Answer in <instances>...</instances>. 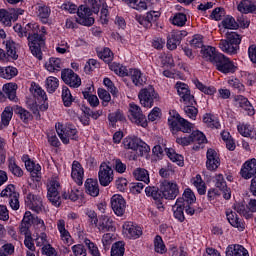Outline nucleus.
<instances>
[{
  "mask_svg": "<svg viewBox=\"0 0 256 256\" xmlns=\"http://www.w3.org/2000/svg\"><path fill=\"white\" fill-rule=\"evenodd\" d=\"M146 197H152L154 204L160 211H165L163 199L175 201L179 195V185L175 182L165 181L160 185V189L155 186L145 188Z\"/></svg>",
  "mask_w": 256,
  "mask_h": 256,
  "instance_id": "nucleus-1",
  "label": "nucleus"
},
{
  "mask_svg": "<svg viewBox=\"0 0 256 256\" xmlns=\"http://www.w3.org/2000/svg\"><path fill=\"white\" fill-rule=\"evenodd\" d=\"M97 56L99 57V59H102L104 63H107V65L112 63L115 57L113 51H111L109 47H105L102 51L97 52Z\"/></svg>",
  "mask_w": 256,
  "mask_h": 256,
  "instance_id": "nucleus-53",
  "label": "nucleus"
},
{
  "mask_svg": "<svg viewBox=\"0 0 256 256\" xmlns=\"http://www.w3.org/2000/svg\"><path fill=\"white\" fill-rule=\"evenodd\" d=\"M237 130L242 137H248L249 139H255L256 138V131L255 127L249 123H240L237 125Z\"/></svg>",
  "mask_w": 256,
  "mask_h": 256,
  "instance_id": "nucleus-30",
  "label": "nucleus"
},
{
  "mask_svg": "<svg viewBox=\"0 0 256 256\" xmlns=\"http://www.w3.org/2000/svg\"><path fill=\"white\" fill-rule=\"evenodd\" d=\"M46 91L49 93H55L59 88V79L57 77L50 76L46 79Z\"/></svg>",
  "mask_w": 256,
  "mask_h": 256,
  "instance_id": "nucleus-60",
  "label": "nucleus"
},
{
  "mask_svg": "<svg viewBox=\"0 0 256 256\" xmlns=\"http://www.w3.org/2000/svg\"><path fill=\"white\" fill-rule=\"evenodd\" d=\"M57 229L60 233V237L63 240V243L69 245V243H71V233H69V230L65 229V220L60 219L57 221Z\"/></svg>",
  "mask_w": 256,
  "mask_h": 256,
  "instance_id": "nucleus-39",
  "label": "nucleus"
},
{
  "mask_svg": "<svg viewBox=\"0 0 256 256\" xmlns=\"http://www.w3.org/2000/svg\"><path fill=\"white\" fill-rule=\"evenodd\" d=\"M193 83H194L196 89L201 91V93H204V95L211 96V95H215V93H217V88H215L214 86H206L201 81H199V79H194Z\"/></svg>",
  "mask_w": 256,
  "mask_h": 256,
  "instance_id": "nucleus-43",
  "label": "nucleus"
},
{
  "mask_svg": "<svg viewBox=\"0 0 256 256\" xmlns=\"http://www.w3.org/2000/svg\"><path fill=\"white\" fill-rule=\"evenodd\" d=\"M61 9H63V11H68L70 14L77 13V17H74V19L78 25H83V27H92L95 23V18L92 17L93 13L91 12V8L85 5L77 7V5L68 2L63 3Z\"/></svg>",
  "mask_w": 256,
  "mask_h": 256,
  "instance_id": "nucleus-3",
  "label": "nucleus"
},
{
  "mask_svg": "<svg viewBox=\"0 0 256 256\" xmlns=\"http://www.w3.org/2000/svg\"><path fill=\"white\" fill-rule=\"evenodd\" d=\"M19 18V15L10 13L5 9H0V23L4 25V27H11L12 21H15Z\"/></svg>",
  "mask_w": 256,
  "mask_h": 256,
  "instance_id": "nucleus-33",
  "label": "nucleus"
},
{
  "mask_svg": "<svg viewBox=\"0 0 256 256\" xmlns=\"http://www.w3.org/2000/svg\"><path fill=\"white\" fill-rule=\"evenodd\" d=\"M173 217L178 221V223L185 222V204L177 203L172 206Z\"/></svg>",
  "mask_w": 256,
  "mask_h": 256,
  "instance_id": "nucleus-34",
  "label": "nucleus"
},
{
  "mask_svg": "<svg viewBox=\"0 0 256 256\" xmlns=\"http://www.w3.org/2000/svg\"><path fill=\"white\" fill-rule=\"evenodd\" d=\"M168 127L173 137H177L179 133H191L193 131V123L181 117L177 110H170L168 117Z\"/></svg>",
  "mask_w": 256,
  "mask_h": 256,
  "instance_id": "nucleus-4",
  "label": "nucleus"
},
{
  "mask_svg": "<svg viewBox=\"0 0 256 256\" xmlns=\"http://www.w3.org/2000/svg\"><path fill=\"white\" fill-rule=\"evenodd\" d=\"M176 201L182 205H193L197 201V197L191 188H186L182 194V197H178Z\"/></svg>",
  "mask_w": 256,
  "mask_h": 256,
  "instance_id": "nucleus-28",
  "label": "nucleus"
},
{
  "mask_svg": "<svg viewBox=\"0 0 256 256\" xmlns=\"http://www.w3.org/2000/svg\"><path fill=\"white\" fill-rule=\"evenodd\" d=\"M233 47H235V45L231 44V42H228L225 39H222L219 42V48L221 49V51H223V53H226V55H237V53H239V50L232 52Z\"/></svg>",
  "mask_w": 256,
  "mask_h": 256,
  "instance_id": "nucleus-58",
  "label": "nucleus"
},
{
  "mask_svg": "<svg viewBox=\"0 0 256 256\" xmlns=\"http://www.w3.org/2000/svg\"><path fill=\"white\" fill-rule=\"evenodd\" d=\"M108 67L110 71H113L118 77H129V69H127V66L117 62H110Z\"/></svg>",
  "mask_w": 256,
  "mask_h": 256,
  "instance_id": "nucleus-36",
  "label": "nucleus"
},
{
  "mask_svg": "<svg viewBox=\"0 0 256 256\" xmlns=\"http://www.w3.org/2000/svg\"><path fill=\"white\" fill-rule=\"evenodd\" d=\"M47 27L41 26L36 33L29 38V49L33 57L39 61L43 60V51L41 50L47 41Z\"/></svg>",
  "mask_w": 256,
  "mask_h": 256,
  "instance_id": "nucleus-5",
  "label": "nucleus"
},
{
  "mask_svg": "<svg viewBox=\"0 0 256 256\" xmlns=\"http://www.w3.org/2000/svg\"><path fill=\"white\" fill-rule=\"evenodd\" d=\"M169 21L176 27H185V25H187V14L176 12L169 18Z\"/></svg>",
  "mask_w": 256,
  "mask_h": 256,
  "instance_id": "nucleus-38",
  "label": "nucleus"
},
{
  "mask_svg": "<svg viewBox=\"0 0 256 256\" xmlns=\"http://www.w3.org/2000/svg\"><path fill=\"white\" fill-rule=\"evenodd\" d=\"M51 16V8L45 5L38 7V17L43 23V25H47L49 23V17Z\"/></svg>",
  "mask_w": 256,
  "mask_h": 256,
  "instance_id": "nucleus-51",
  "label": "nucleus"
},
{
  "mask_svg": "<svg viewBox=\"0 0 256 256\" xmlns=\"http://www.w3.org/2000/svg\"><path fill=\"white\" fill-rule=\"evenodd\" d=\"M240 175L242 179L246 181L249 179H253L256 175V159L252 158L247 160L240 169Z\"/></svg>",
  "mask_w": 256,
  "mask_h": 256,
  "instance_id": "nucleus-16",
  "label": "nucleus"
},
{
  "mask_svg": "<svg viewBox=\"0 0 256 256\" xmlns=\"http://www.w3.org/2000/svg\"><path fill=\"white\" fill-rule=\"evenodd\" d=\"M18 74L19 70L13 66L0 67V77L2 79H13V77H17Z\"/></svg>",
  "mask_w": 256,
  "mask_h": 256,
  "instance_id": "nucleus-46",
  "label": "nucleus"
},
{
  "mask_svg": "<svg viewBox=\"0 0 256 256\" xmlns=\"http://www.w3.org/2000/svg\"><path fill=\"white\" fill-rule=\"evenodd\" d=\"M159 17H161V12L149 11L144 15L136 16V21L139 25H142L144 29H151L153 27V23L157 22Z\"/></svg>",
  "mask_w": 256,
  "mask_h": 256,
  "instance_id": "nucleus-13",
  "label": "nucleus"
},
{
  "mask_svg": "<svg viewBox=\"0 0 256 256\" xmlns=\"http://www.w3.org/2000/svg\"><path fill=\"white\" fill-rule=\"evenodd\" d=\"M128 77H130L135 87H143L147 83V78L143 76V72L137 68H130L128 70Z\"/></svg>",
  "mask_w": 256,
  "mask_h": 256,
  "instance_id": "nucleus-22",
  "label": "nucleus"
},
{
  "mask_svg": "<svg viewBox=\"0 0 256 256\" xmlns=\"http://www.w3.org/2000/svg\"><path fill=\"white\" fill-rule=\"evenodd\" d=\"M55 128L58 137L64 145H69V139L72 141H77V139H79V131H77V128L71 124L64 126L61 122H58L56 123Z\"/></svg>",
  "mask_w": 256,
  "mask_h": 256,
  "instance_id": "nucleus-7",
  "label": "nucleus"
},
{
  "mask_svg": "<svg viewBox=\"0 0 256 256\" xmlns=\"http://www.w3.org/2000/svg\"><path fill=\"white\" fill-rule=\"evenodd\" d=\"M85 175V171L83 170V166L79 161L74 160L72 163V171L71 177L77 185H83V177Z\"/></svg>",
  "mask_w": 256,
  "mask_h": 256,
  "instance_id": "nucleus-24",
  "label": "nucleus"
},
{
  "mask_svg": "<svg viewBox=\"0 0 256 256\" xmlns=\"http://www.w3.org/2000/svg\"><path fill=\"white\" fill-rule=\"evenodd\" d=\"M226 217L232 227H234L235 229H238V231H245V221L239 218V215H237V212L232 210L226 211Z\"/></svg>",
  "mask_w": 256,
  "mask_h": 256,
  "instance_id": "nucleus-23",
  "label": "nucleus"
},
{
  "mask_svg": "<svg viewBox=\"0 0 256 256\" xmlns=\"http://www.w3.org/2000/svg\"><path fill=\"white\" fill-rule=\"evenodd\" d=\"M47 71L50 73H55V71H61V59L51 57L49 62L45 64Z\"/></svg>",
  "mask_w": 256,
  "mask_h": 256,
  "instance_id": "nucleus-56",
  "label": "nucleus"
},
{
  "mask_svg": "<svg viewBox=\"0 0 256 256\" xmlns=\"http://www.w3.org/2000/svg\"><path fill=\"white\" fill-rule=\"evenodd\" d=\"M190 137L192 139V143H197V145H203L207 143V136H205V134L199 130L191 131Z\"/></svg>",
  "mask_w": 256,
  "mask_h": 256,
  "instance_id": "nucleus-59",
  "label": "nucleus"
},
{
  "mask_svg": "<svg viewBox=\"0 0 256 256\" xmlns=\"http://www.w3.org/2000/svg\"><path fill=\"white\" fill-rule=\"evenodd\" d=\"M114 174L113 168L107 163L102 162L98 171V180L102 187H109L113 183Z\"/></svg>",
  "mask_w": 256,
  "mask_h": 256,
  "instance_id": "nucleus-12",
  "label": "nucleus"
},
{
  "mask_svg": "<svg viewBox=\"0 0 256 256\" xmlns=\"http://www.w3.org/2000/svg\"><path fill=\"white\" fill-rule=\"evenodd\" d=\"M61 189V183L57 180H51L47 185V197L50 203L54 207H61L63 201H78L79 200V189L71 188L70 190L63 191L62 194H59Z\"/></svg>",
  "mask_w": 256,
  "mask_h": 256,
  "instance_id": "nucleus-2",
  "label": "nucleus"
},
{
  "mask_svg": "<svg viewBox=\"0 0 256 256\" xmlns=\"http://www.w3.org/2000/svg\"><path fill=\"white\" fill-rule=\"evenodd\" d=\"M234 101L236 105H238V107L246 111L249 117H253V115H255V108L253 107L251 102H249V99H247V97L243 95H236L234 96Z\"/></svg>",
  "mask_w": 256,
  "mask_h": 256,
  "instance_id": "nucleus-21",
  "label": "nucleus"
},
{
  "mask_svg": "<svg viewBox=\"0 0 256 256\" xmlns=\"http://www.w3.org/2000/svg\"><path fill=\"white\" fill-rule=\"evenodd\" d=\"M25 168L29 173H31L32 177H39V173H41V165L35 164L33 160H30L25 164Z\"/></svg>",
  "mask_w": 256,
  "mask_h": 256,
  "instance_id": "nucleus-61",
  "label": "nucleus"
},
{
  "mask_svg": "<svg viewBox=\"0 0 256 256\" xmlns=\"http://www.w3.org/2000/svg\"><path fill=\"white\" fill-rule=\"evenodd\" d=\"M203 123L207 125L210 129H220L221 122H219V118L211 113H205L203 115Z\"/></svg>",
  "mask_w": 256,
  "mask_h": 256,
  "instance_id": "nucleus-37",
  "label": "nucleus"
},
{
  "mask_svg": "<svg viewBox=\"0 0 256 256\" xmlns=\"http://www.w3.org/2000/svg\"><path fill=\"white\" fill-rule=\"evenodd\" d=\"M61 79L65 85L71 87V89H79L81 85V77L70 68H64L61 70Z\"/></svg>",
  "mask_w": 256,
  "mask_h": 256,
  "instance_id": "nucleus-11",
  "label": "nucleus"
},
{
  "mask_svg": "<svg viewBox=\"0 0 256 256\" xmlns=\"http://www.w3.org/2000/svg\"><path fill=\"white\" fill-rule=\"evenodd\" d=\"M3 91L4 93L0 91V101H5V98L7 97L9 101H14V103H17V84H4Z\"/></svg>",
  "mask_w": 256,
  "mask_h": 256,
  "instance_id": "nucleus-18",
  "label": "nucleus"
},
{
  "mask_svg": "<svg viewBox=\"0 0 256 256\" xmlns=\"http://www.w3.org/2000/svg\"><path fill=\"white\" fill-rule=\"evenodd\" d=\"M133 177L136 181H142L143 183H146V185H149L150 179H149V172L145 170V168H137L133 172Z\"/></svg>",
  "mask_w": 256,
  "mask_h": 256,
  "instance_id": "nucleus-47",
  "label": "nucleus"
},
{
  "mask_svg": "<svg viewBox=\"0 0 256 256\" xmlns=\"http://www.w3.org/2000/svg\"><path fill=\"white\" fill-rule=\"evenodd\" d=\"M177 89V93L179 97L182 99V103H191L195 96L191 94V90L189 89V85L183 82H177L175 85Z\"/></svg>",
  "mask_w": 256,
  "mask_h": 256,
  "instance_id": "nucleus-19",
  "label": "nucleus"
},
{
  "mask_svg": "<svg viewBox=\"0 0 256 256\" xmlns=\"http://www.w3.org/2000/svg\"><path fill=\"white\" fill-rule=\"evenodd\" d=\"M125 255V242L117 241L112 244L110 256H124Z\"/></svg>",
  "mask_w": 256,
  "mask_h": 256,
  "instance_id": "nucleus-54",
  "label": "nucleus"
},
{
  "mask_svg": "<svg viewBox=\"0 0 256 256\" xmlns=\"http://www.w3.org/2000/svg\"><path fill=\"white\" fill-rule=\"evenodd\" d=\"M124 234L128 239H139L143 235V229L133 224V222H127L123 226Z\"/></svg>",
  "mask_w": 256,
  "mask_h": 256,
  "instance_id": "nucleus-20",
  "label": "nucleus"
},
{
  "mask_svg": "<svg viewBox=\"0 0 256 256\" xmlns=\"http://www.w3.org/2000/svg\"><path fill=\"white\" fill-rule=\"evenodd\" d=\"M84 243L92 256H101V252L99 251V247H97V244H95L90 239L86 238L84 240Z\"/></svg>",
  "mask_w": 256,
  "mask_h": 256,
  "instance_id": "nucleus-64",
  "label": "nucleus"
},
{
  "mask_svg": "<svg viewBox=\"0 0 256 256\" xmlns=\"http://www.w3.org/2000/svg\"><path fill=\"white\" fill-rule=\"evenodd\" d=\"M201 55L204 59L210 61V63L214 65L215 57H219V55H221V52L217 51V49L213 46H204L201 49Z\"/></svg>",
  "mask_w": 256,
  "mask_h": 256,
  "instance_id": "nucleus-31",
  "label": "nucleus"
},
{
  "mask_svg": "<svg viewBox=\"0 0 256 256\" xmlns=\"http://www.w3.org/2000/svg\"><path fill=\"white\" fill-rule=\"evenodd\" d=\"M241 35L237 32H227L226 33V39H224L225 41H227L228 43H230L231 45H234L235 47H232V52L234 51H239L240 49V45H241Z\"/></svg>",
  "mask_w": 256,
  "mask_h": 256,
  "instance_id": "nucleus-35",
  "label": "nucleus"
},
{
  "mask_svg": "<svg viewBox=\"0 0 256 256\" xmlns=\"http://www.w3.org/2000/svg\"><path fill=\"white\" fill-rule=\"evenodd\" d=\"M164 151H165L166 156L168 157V159H170V161H172V163H176V165H178V167L185 166V157L183 155L177 153V151H175V149L165 148Z\"/></svg>",
  "mask_w": 256,
  "mask_h": 256,
  "instance_id": "nucleus-27",
  "label": "nucleus"
},
{
  "mask_svg": "<svg viewBox=\"0 0 256 256\" xmlns=\"http://www.w3.org/2000/svg\"><path fill=\"white\" fill-rule=\"evenodd\" d=\"M108 121L111 127H117L119 121H125V115L121 110H116L115 112L108 114Z\"/></svg>",
  "mask_w": 256,
  "mask_h": 256,
  "instance_id": "nucleus-52",
  "label": "nucleus"
},
{
  "mask_svg": "<svg viewBox=\"0 0 256 256\" xmlns=\"http://www.w3.org/2000/svg\"><path fill=\"white\" fill-rule=\"evenodd\" d=\"M14 113L18 115V117L22 120V122L25 123V125H27L29 121H33V114L21 106H16Z\"/></svg>",
  "mask_w": 256,
  "mask_h": 256,
  "instance_id": "nucleus-42",
  "label": "nucleus"
},
{
  "mask_svg": "<svg viewBox=\"0 0 256 256\" xmlns=\"http://www.w3.org/2000/svg\"><path fill=\"white\" fill-rule=\"evenodd\" d=\"M6 54L10 59L17 61L19 59V55L17 54V43L13 40L6 41Z\"/></svg>",
  "mask_w": 256,
  "mask_h": 256,
  "instance_id": "nucleus-48",
  "label": "nucleus"
},
{
  "mask_svg": "<svg viewBox=\"0 0 256 256\" xmlns=\"http://www.w3.org/2000/svg\"><path fill=\"white\" fill-rule=\"evenodd\" d=\"M206 169L208 171H217L221 165V159L215 149L209 148L206 152Z\"/></svg>",
  "mask_w": 256,
  "mask_h": 256,
  "instance_id": "nucleus-15",
  "label": "nucleus"
},
{
  "mask_svg": "<svg viewBox=\"0 0 256 256\" xmlns=\"http://www.w3.org/2000/svg\"><path fill=\"white\" fill-rule=\"evenodd\" d=\"M37 31H39V24L30 22L25 25L23 29V37H27L28 47L30 37H33V35L37 33Z\"/></svg>",
  "mask_w": 256,
  "mask_h": 256,
  "instance_id": "nucleus-50",
  "label": "nucleus"
},
{
  "mask_svg": "<svg viewBox=\"0 0 256 256\" xmlns=\"http://www.w3.org/2000/svg\"><path fill=\"white\" fill-rule=\"evenodd\" d=\"M62 101L64 107H71L75 103V97L71 94V90L67 86H62Z\"/></svg>",
  "mask_w": 256,
  "mask_h": 256,
  "instance_id": "nucleus-45",
  "label": "nucleus"
},
{
  "mask_svg": "<svg viewBox=\"0 0 256 256\" xmlns=\"http://www.w3.org/2000/svg\"><path fill=\"white\" fill-rule=\"evenodd\" d=\"M140 141H141V138H138V137H126L123 140V145L126 149L137 151Z\"/></svg>",
  "mask_w": 256,
  "mask_h": 256,
  "instance_id": "nucleus-57",
  "label": "nucleus"
},
{
  "mask_svg": "<svg viewBox=\"0 0 256 256\" xmlns=\"http://www.w3.org/2000/svg\"><path fill=\"white\" fill-rule=\"evenodd\" d=\"M232 208L236 213L241 215V217H245V219H253V214H251V212H248L245 201L235 202Z\"/></svg>",
  "mask_w": 256,
  "mask_h": 256,
  "instance_id": "nucleus-40",
  "label": "nucleus"
},
{
  "mask_svg": "<svg viewBox=\"0 0 256 256\" xmlns=\"http://www.w3.org/2000/svg\"><path fill=\"white\" fill-rule=\"evenodd\" d=\"M226 256H249V250L240 244H230L225 251Z\"/></svg>",
  "mask_w": 256,
  "mask_h": 256,
  "instance_id": "nucleus-26",
  "label": "nucleus"
},
{
  "mask_svg": "<svg viewBox=\"0 0 256 256\" xmlns=\"http://www.w3.org/2000/svg\"><path fill=\"white\" fill-rule=\"evenodd\" d=\"M24 203L27 209L34 211V213H41L43 211V198L39 195H35L31 192L27 193V188L23 189Z\"/></svg>",
  "mask_w": 256,
  "mask_h": 256,
  "instance_id": "nucleus-9",
  "label": "nucleus"
},
{
  "mask_svg": "<svg viewBox=\"0 0 256 256\" xmlns=\"http://www.w3.org/2000/svg\"><path fill=\"white\" fill-rule=\"evenodd\" d=\"M237 10L244 15L255 13L256 5L251 0H242L237 6Z\"/></svg>",
  "mask_w": 256,
  "mask_h": 256,
  "instance_id": "nucleus-41",
  "label": "nucleus"
},
{
  "mask_svg": "<svg viewBox=\"0 0 256 256\" xmlns=\"http://www.w3.org/2000/svg\"><path fill=\"white\" fill-rule=\"evenodd\" d=\"M9 171H11L14 177H23V169L17 165L15 158H11L8 163Z\"/></svg>",
  "mask_w": 256,
  "mask_h": 256,
  "instance_id": "nucleus-62",
  "label": "nucleus"
},
{
  "mask_svg": "<svg viewBox=\"0 0 256 256\" xmlns=\"http://www.w3.org/2000/svg\"><path fill=\"white\" fill-rule=\"evenodd\" d=\"M139 103L145 109H151L155 105V101H159V93L155 91L153 86L140 89L138 93Z\"/></svg>",
  "mask_w": 256,
  "mask_h": 256,
  "instance_id": "nucleus-8",
  "label": "nucleus"
},
{
  "mask_svg": "<svg viewBox=\"0 0 256 256\" xmlns=\"http://www.w3.org/2000/svg\"><path fill=\"white\" fill-rule=\"evenodd\" d=\"M99 99L102 100V107H107L111 102V94L105 88H98L97 90Z\"/></svg>",
  "mask_w": 256,
  "mask_h": 256,
  "instance_id": "nucleus-63",
  "label": "nucleus"
},
{
  "mask_svg": "<svg viewBox=\"0 0 256 256\" xmlns=\"http://www.w3.org/2000/svg\"><path fill=\"white\" fill-rule=\"evenodd\" d=\"M224 29L236 30L239 29V23L231 15H227L221 22Z\"/></svg>",
  "mask_w": 256,
  "mask_h": 256,
  "instance_id": "nucleus-55",
  "label": "nucleus"
},
{
  "mask_svg": "<svg viewBox=\"0 0 256 256\" xmlns=\"http://www.w3.org/2000/svg\"><path fill=\"white\" fill-rule=\"evenodd\" d=\"M129 117L132 123L138 125V127H143L144 129L149 127V123L147 122V117L143 114V110L141 107L135 103L129 104Z\"/></svg>",
  "mask_w": 256,
  "mask_h": 256,
  "instance_id": "nucleus-10",
  "label": "nucleus"
},
{
  "mask_svg": "<svg viewBox=\"0 0 256 256\" xmlns=\"http://www.w3.org/2000/svg\"><path fill=\"white\" fill-rule=\"evenodd\" d=\"M96 227L100 231V233H115V231L117 230V228L115 227V222H113V219L105 215L99 218Z\"/></svg>",
  "mask_w": 256,
  "mask_h": 256,
  "instance_id": "nucleus-17",
  "label": "nucleus"
},
{
  "mask_svg": "<svg viewBox=\"0 0 256 256\" xmlns=\"http://www.w3.org/2000/svg\"><path fill=\"white\" fill-rule=\"evenodd\" d=\"M214 59L215 63L213 65L219 73L223 75H234V73H237L239 67L231 58L225 56V54L221 53V55L216 56Z\"/></svg>",
  "mask_w": 256,
  "mask_h": 256,
  "instance_id": "nucleus-6",
  "label": "nucleus"
},
{
  "mask_svg": "<svg viewBox=\"0 0 256 256\" xmlns=\"http://www.w3.org/2000/svg\"><path fill=\"white\" fill-rule=\"evenodd\" d=\"M181 41H183V33L182 32H174L167 39V49L169 51H175L178 45H181Z\"/></svg>",
  "mask_w": 256,
  "mask_h": 256,
  "instance_id": "nucleus-32",
  "label": "nucleus"
},
{
  "mask_svg": "<svg viewBox=\"0 0 256 256\" xmlns=\"http://www.w3.org/2000/svg\"><path fill=\"white\" fill-rule=\"evenodd\" d=\"M110 204L112 210L117 217H123L125 215V209L127 208V202L121 194H114L111 197Z\"/></svg>",
  "mask_w": 256,
  "mask_h": 256,
  "instance_id": "nucleus-14",
  "label": "nucleus"
},
{
  "mask_svg": "<svg viewBox=\"0 0 256 256\" xmlns=\"http://www.w3.org/2000/svg\"><path fill=\"white\" fill-rule=\"evenodd\" d=\"M135 151L137 155L134 154L132 156L133 161H137V157H145V155H147V153L151 151V148L145 143V141L140 140V142H138V147Z\"/></svg>",
  "mask_w": 256,
  "mask_h": 256,
  "instance_id": "nucleus-49",
  "label": "nucleus"
},
{
  "mask_svg": "<svg viewBox=\"0 0 256 256\" xmlns=\"http://www.w3.org/2000/svg\"><path fill=\"white\" fill-rule=\"evenodd\" d=\"M153 245L155 253H158L159 255H165V253H167V246L165 245L161 235H156L154 237Z\"/></svg>",
  "mask_w": 256,
  "mask_h": 256,
  "instance_id": "nucleus-44",
  "label": "nucleus"
},
{
  "mask_svg": "<svg viewBox=\"0 0 256 256\" xmlns=\"http://www.w3.org/2000/svg\"><path fill=\"white\" fill-rule=\"evenodd\" d=\"M184 103V113L189 117V119H192L195 121L197 119V115L199 114V109H197V101L192 99L190 102H183Z\"/></svg>",
  "mask_w": 256,
  "mask_h": 256,
  "instance_id": "nucleus-29",
  "label": "nucleus"
},
{
  "mask_svg": "<svg viewBox=\"0 0 256 256\" xmlns=\"http://www.w3.org/2000/svg\"><path fill=\"white\" fill-rule=\"evenodd\" d=\"M84 189L86 195H89L90 197H99V181L97 179L88 178L84 182Z\"/></svg>",
  "mask_w": 256,
  "mask_h": 256,
  "instance_id": "nucleus-25",
  "label": "nucleus"
}]
</instances>
